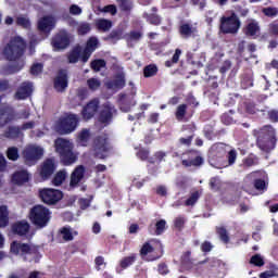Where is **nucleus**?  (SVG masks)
I'll use <instances>...</instances> for the list:
<instances>
[{
    "label": "nucleus",
    "instance_id": "obj_1",
    "mask_svg": "<svg viewBox=\"0 0 278 278\" xmlns=\"http://www.w3.org/2000/svg\"><path fill=\"white\" fill-rule=\"evenodd\" d=\"M27 49V42L21 36H15L10 39L7 46L3 48V56L9 62H15L14 64L7 65L4 67V73L7 75H14L25 68V60L21 59L25 55Z\"/></svg>",
    "mask_w": 278,
    "mask_h": 278
},
{
    "label": "nucleus",
    "instance_id": "obj_2",
    "mask_svg": "<svg viewBox=\"0 0 278 278\" xmlns=\"http://www.w3.org/2000/svg\"><path fill=\"white\" fill-rule=\"evenodd\" d=\"M54 147L63 166H71V164L77 162V155L73 152V143L71 141L64 138H58L54 141Z\"/></svg>",
    "mask_w": 278,
    "mask_h": 278
},
{
    "label": "nucleus",
    "instance_id": "obj_3",
    "mask_svg": "<svg viewBox=\"0 0 278 278\" xmlns=\"http://www.w3.org/2000/svg\"><path fill=\"white\" fill-rule=\"evenodd\" d=\"M205 164V159L201 156L199 150H187L181 153V166L184 168H201Z\"/></svg>",
    "mask_w": 278,
    "mask_h": 278
},
{
    "label": "nucleus",
    "instance_id": "obj_4",
    "mask_svg": "<svg viewBox=\"0 0 278 278\" xmlns=\"http://www.w3.org/2000/svg\"><path fill=\"white\" fill-rule=\"evenodd\" d=\"M30 220L36 227L42 229L51 220V212L43 205H36L30 210Z\"/></svg>",
    "mask_w": 278,
    "mask_h": 278
},
{
    "label": "nucleus",
    "instance_id": "obj_5",
    "mask_svg": "<svg viewBox=\"0 0 278 278\" xmlns=\"http://www.w3.org/2000/svg\"><path fill=\"white\" fill-rule=\"evenodd\" d=\"M79 125V116L77 114L70 113L61 117L56 124V129L59 134H73Z\"/></svg>",
    "mask_w": 278,
    "mask_h": 278
},
{
    "label": "nucleus",
    "instance_id": "obj_6",
    "mask_svg": "<svg viewBox=\"0 0 278 278\" xmlns=\"http://www.w3.org/2000/svg\"><path fill=\"white\" fill-rule=\"evenodd\" d=\"M242 22L236 13H231L230 16H223L220 18V31L222 34H238Z\"/></svg>",
    "mask_w": 278,
    "mask_h": 278
},
{
    "label": "nucleus",
    "instance_id": "obj_7",
    "mask_svg": "<svg viewBox=\"0 0 278 278\" xmlns=\"http://www.w3.org/2000/svg\"><path fill=\"white\" fill-rule=\"evenodd\" d=\"M18 121V113L16 109L10 104L0 105V129L7 125H12V123Z\"/></svg>",
    "mask_w": 278,
    "mask_h": 278
},
{
    "label": "nucleus",
    "instance_id": "obj_8",
    "mask_svg": "<svg viewBox=\"0 0 278 278\" xmlns=\"http://www.w3.org/2000/svg\"><path fill=\"white\" fill-rule=\"evenodd\" d=\"M53 51H64L71 47V35L66 30H60L51 38Z\"/></svg>",
    "mask_w": 278,
    "mask_h": 278
},
{
    "label": "nucleus",
    "instance_id": "obj_9",
    "mask_svg": "<svg viewBox=\"0 0 278 278\" xmlns=\"http://www.w3.org/2000/svg\"><path fill=\"white\" fill-rule=\"evenodd\" d=\"M262 131H268L269 138L267 143L262 139H257L256 146L258 149H261V151H273V149L277 147V136L275 135V128L270 125H266L262 128Z\"/></svg>",
    "mask_w": 278,
    "mask_h": 278
},
{
    "label": "nucleus",
    "instance_id": "obj_10",
    "mask_svg": "<svg viewBox=\"0 0 278 278\" xmlns=\"http://www.w3.org/2000/svg\"><path fill=\"white\" fill-rule=\"evenodd\" d=\"M45 150L38 146H29L23 151V157L28 166H34L38 160L42 159Z\"/></svg>",
    "mask_w": 278,
    "mask_h": 278
},
{
    "label": "nucleus",
    "instance_id": "obj_11",
    "mask_svg": "<svg viewBox=\"0 0 278 278\" xmlns=\"http://www.w3.org/2000/svg\"><path fill=\"white\" fill-rule=\"evenodd\" d=\"M118 114V111L116 110V106L114 104L106 102L102 104L100 113H99V123H102V125H110L114 118Z\"/></svg>",
    "mask_w": 278,
    "mask_h": 278
},
{
    "label": "nucleus",
    "instance_id": "obj_12",
    "mask_svg": "<svg viewBox=\"0 0 278 278\" xmlns=\"http://www.w3.org/2000/svg\"><path fill=\"white\" fill-rule=\"evenodd\" d=\"M53 88L56 92H66L68 88V70L61 68L53 78Z\"/></svg>",
    "mask_w": 278,
    "mask_h": 278
},
{
    "label": "nucleus",
    "instance_id": "obj_13",
    "mask_svg": "<svg viewBox=\"0 0 278 278\" xmlns=\"http://www.w3.org/2000/svg\"><path fill=\"white\" fill-rule=\"evenodd\" d=\"M39 197L47 205H55L59 201H62V191L55 189H42L39 191Z\"/></svg>",
    "mask_w": 278,
    "mask_h": 278
},
{
    "label": "nucleus",
    "instance_id": "obj_14",
    "mask_svg": "<svg viewBox=\"0 0 278 278\" xmlns=\"http://www.w3.org/2000/svg\"><path fill=\"white\" fill-rule=\"evenodd\" d=\"M100 105L101 102L99 101V98L90 100L81 110L83 121L94 118V114L99 112Z\"/></svg>",
    "mask_w": 278,
    "mask_h": 278
},
{
    "label": "nucleus",
    "instance_id": "obj_15",
    "mask_svg": "<svg viewBox=\"0 0 278 278\" xmlns=\"http://www.w3.org/2000/svg\"><path fill=\"white\" fill-rule=\"evenodd\" d=\"M194 116V110L188 111V104L182 103L176 108L175 118L178 123H188Z\"/></svg>",
    "mask_w": 278,
    "mask_h": 278
},
{
    "label": "nucleus",
    "instance_id": "obj_16",
    "mask_svg": "<svg viewBox=\"0 0 278 278\" xmlns=\"http://www.w3.org/2000/svg\"><path fill=\"white\" fill-rule=\"evenodd\" d=\"M126 85L127 80L125 79V73H118L115 75L113 80L105 83V88L108 90H123Z\"/></svg>",
    "mask_w": 278,
    "mask_h": 278
},
{
    "label": "nucleus",
    "instance_id": "obj_17",
    "mask_svg": "<svg viewBox=\"0 0 278 278\" xmlns=\"http://www.w3.org/2000/svg\"><path fill=\"white\" fill-rule=\"evenodd\" d=\"M54 27L55 18H53L51 15L43 16L38 21V29L43 34H51Z\"/></svg>",
    "mask_w": 278,
    "mask_h": 278
},
{
    "label": "nucleus",
    "instance_id": "obj_18",
    "mask_svg": "<svg viewBox=\"0 0 278 278\" xmlns=\"http://www.w3.org/2000/svg\"><path fill=\"white\" fill-rule=\"evenodd\" d=\"M31 92H34V86L31 83L24 81L17 88V91L15 92V99H17V101H23L28 99V97H31Z\"/></svg>",
    "mask_w": 278,
    "mask_h": 278
},
{
    "label": "nucleus",
    "instance_id": "obj_19",
    "mask_svg": "<svg viewBox=\"0 0 278 278\" xmlns=\"http://www.w3.org/2000/svg\"><path fill=\"white\" fill-rule=\"evenodd\" d=\"M58 168V163L55 159L49 157L46 159L40 165V173L39 175H54Z\"/></svg>",
    "mask_w": 278,
    "mask_h": 278
},
{
    "label": "nucleus",
    "instance_id": "obj_20",
    "mask_svg": "<svg viewBox=\"0 0 278 278\" xmlns=\"http://www.w3.org/2000/svg\"><path fill=\"white\" fill-rule=\"evenodd\" d=\"M22 137L21 126H8L3 134L0 135V138H7V140H18Z\"/></svg>",
    "mask_w": 278,
    "mask_h": 278
},
{
    "label": "nucleus",
    "instance_id": "obj_21",
    "mask_svg": "<svg viewBox=\"0 0 278 278\" xmlns=\"http://www.w3.org/2000/svg\"><path fill=\"white\" fill-rule=\"evenodd\" d=\"M96 144V153L99 155V153H108L112 151V144L108 140V138L104 137H97L94 140Z\"/></svg>",
    "mask_w": 278,
    "mask_h": 278
},
{
    "label": "nucleus",
    "instance_id": "obj_22",
    "mask_svg": "<svg viewBox=\"0 0 278 278\" xmlns=\"http://www.w3.org/2000/svg\"><path fill=\"white\" fill-rule=\"evenodd\" d=\"M11 253H14L15 255H18V253H22V254L31 253V247H29V244L27 243L13 241L11 243Z\"/></svg>",
    "mask_w": 278,
    "mask_h": 278
},
{
    "label": "nucleus",
    "instance_id": "obj_23",
    "mask_svg": "<svg viewBox=\"0 0 278 278\" xmlns=\"http://www.w3.org/2000/svg\"><path fill=\"white\" fill-rule=\"evenodd\" d=\"M179 35L181 38H192L194 36L197 28L189 23H182L178 28Z\"/></svg>",
    "mask_w": 278,
    "mask_h": 278
},
{
    "label": "nucleus",
    "instance_id": "obj_24",
    "mask_svg": "<svg viewBox=\"0 0 278 278\" xmlns=\"http://www.w3.org/2000/svg\"><path fill=\"white\" fill-rule=\"evenodd\" d=\"M13 232L17 236H26L29 232V223L17 222L12 226Z\"/></svg>",
    "mask_w": 278,
    "mask_h": 278
},
{
    "label": "nucleus",
    "instance_id": "obj_25",
    "mask_svg": "<svg viewBox=\"0 0 278 278\" xmlns=\"http://www.w3.org/2000/svg\"><path fill=\"white\" fill-rule=\"evenodd\" d=\"M257 33H260V24L254 20L243 28V34L250 37L257 36Z\"/></svg>",
    "mask_w": 278,
    "mask_h": 278
},
{
    "label": "nucleus",
    "instance_id": "obj_26",
    "mask_svg": "<svg viewBox=\"0 0 278 278\" xmlns=\"http://www.w3.org/2000/svg\"><path fill=\"white\" fill-rule=\"evenodd\" d=\"M210 155L213 160H220V157H225V146L223 143L213 146Z\"/></svg>",
    "mask_w": 278,
    "mask_h": 278
},
{
    "label": "nucleus",
    "instance_id": "obj_27",
    "mask_svg": "<svg viewBox=\"0 0 278 278\" xmlns=\"http://www.w3.org/2000/svg\"><path fill=\"white\" fill-rule=\"evenodd\" d=\"M143 18H146L147 23L154 25L155 27L162 25V16L157 13H144Z\"/></svg>",
    "mask_w": 278,
    "mask_h": 278
},
{
    "label": "nucleus",
    "instance_id": "obj_28",
    "mask_svg": "<svg viewBox=\"0 0 278 278\" xmlns=\"http://www.w3.org/2000/svg\"><path fill=\"white\" fill-rule=\"evenodd\" d=\"M79 58H81V47L77 46L72 49L67 55V60L70 64H77L79 62Z\"/></svg>",
    "mask_w": 278,
    "mask_h": 278
},
{
    "label": "nucleus",
    "instance_id": "obj_29",
    "mask_svg": "<svg viewBox=\"0 0 278 278\" xmlns=\"http://www.w3.org/2000/svg\"><path fill=\"white\" fill-rule=\"evenodd\" d=\"M10 223V212L7 205L0 206V227H8Z\"/></svg>",
    "mask_w": 278,
    "mask_h": 278
},
{
    "label": "nucleus",
    "instance_id": "obj_30",
    "mask_svg": "<svg viewBox=\"0 0 278 278\" xmlns=\"http://www.w3.org/2000/svg\"><path fill=\"white\" fill-rule=\"evenodd\" d=\"M142 30H130L125 35V38L128 42H139V40H142Z\"/></svg>",
    "mask_w": 278,
    "mask_h": 278
},
{
    "label": "nucleus",
    "instance_id": "obj_31",
    "mask_svg": "<svg viewBox=\"0 0 278 278\" xmlns=\"http://www.w3.org/2000/svg\"><path fill=\"white\" fill-rule=\"evenodd\" d=\"M96 27L100 31H110V29H112V21L100 18L96 22Z\"/></svg>",
    "mask_w": 278,
    "mask_h": 278
},
{
    "label": "nucleus",
    "instance_id": "obj_32",
    "mask_svg": "<svg viewBox=\"0 0 278 278\" xmlns=\"http://www.w3.org/2000/svg\"><path fill=\"white\" fill-rule=\"evenodd\" d=\"M60 233L62 236V239L65 240V242H71L74 236H77V232L73 231V229H71L70 227H63L60 230Z\"/></svg>",
    "mask_w": 278,
    "mask_h": 278
},
{
    "label": "nucleus",
    "instance_id": "obj_33",
    "mask_svg": "<svg viewBox=\"0 0 278 278\" xmlns=\"http://www.w3.org/2000/svg\"><path fill=\"white\" fill-rule=\"evenodd\" d=\"M157 71H159L157 65L149 64L143 67V77H146L147 79L149 77H155V75H157Z\"/></svg>",
    "mask_w": 278,
    "mask_h": 278
},
{
    "label": "nucleus",
    "instance_id": "obj_34",
    "mask_svg": "<svg viewBox=\"0 0 278 278\" xmlns=\"http://www.w3.org/2000/svg\"><path fill=\"white\" fill-rule=\"evenodd\" d=\"M192 140H194V130L191 129L188 137H180L178 139V144L180 147H191Z\"/></svg>",
    "mask_w": 278,
    "mask_h": 278
},
{
    "label": "nucleus",
    "instance_id": "obj_35",
    "mask_svg": "<svg viewBox=\"0 0 278 278\" xmlns=\"http://www.w3.org/2000/svg\"><path fill=\"white\" fill-rule=\"evenodd\" d=\"M90 66L92 71H94L96 73H99L101 68H105V66H108V63L103 59H96L91 61Z\"/></svg>",
    "mask_w": 278,
    "mask_h": 278
},
{
    "label": "nucleus",
    "instance_id": "obj_36",
    "mask_svg": "<svg viewBox=\"0 0 278 278\" xmlns=\"http://www.w3.org/2000/svg\"><path fill=\"white\" fill-rule=\"evenodd\" d=\"M98 47H99V39L97 37H90L87 40L85 49L87 51H91V53H94V51H97Z\"/></svg>",
    "mask_w": 278,
    "mask_h": 278
},
{
    "label": "nucleus",
    "instance_id": "obj_37",
    "mask_svg": "<svg viewBox=\"0 0 278 278\" xmlns=\"http://www.w3.org/2000/svg\"><path fill=\"white\" fill-rule=\"evenodd\" d=\"M11 181H12V184H14V186H23V184H27V181H29V176H27V175H13L11 177Z\"/></svg>",
    "mask_w": 278,
    "mask_h": 278
},
{
    "label": "nucleus",
    "instance_id": "obj_38",
    "mask_svg": "<svg viewBox=\"0 0 278 278\" xmlns=\"http://www.w3.org/2000/svg\"><path fill=\"white\" fill-rule=\"evenodd\" d=\"M119 3V9L122 12H131L134 10V1L132 0H117Z\"/></svg>",
    "mask_w": 278,
    "mask_h": 278
},
{
    "label": "nucleus",
    "instance_id": "obj_39",
    "mask_svg": "<svg viewBox=\"0 0 278 278\" xmlns=\"http://www.w3.org/2000/svg\"><path fill=\"white\" fill-rule=\"evenodd\" d=\"M7 157L11 162H16V160H18V157H20V155H18V148H16V147L8 148V150H7Z\"/></svg>",
    "mask_w": 278,
    "mask_h": 278
},
{
    "label": "nucleus",
    "instance_id": "obj_40",
    "mask_svg": "<svg viewBox=\"0 0 278 278\" xmlns=\"http://www.w3.org/2000/svg\"><path fill=\"white\" fill-rule=\"evenodd\" d=\"M262 13L264 16H267V18H275V16L278 15V9L275 7H267L262 10Z\"/></svg>",
    "mask_w": 278,
    "mask_h": 278
},
{
    "label": "nucleus",
    "instance_id": "obj_41",
    "mask_svg": "<svg viewBox=\"0 0 278 278\" xmlns=\"http://www.w3.org/2000/svg\"><path fill=\"white\" fill-rule=\"evenodd\" d=\"M216 231L222 242H224L225 244L229 243V233H227V229H225V227H217Z\"/></svg>",
    "mask_w": 278,
    "mask_h": 278
},
{
    "label": "nucleus",
    "instance_id": "obj_42",
    "mask_svg": "<svg viewBox=\"0 0 278 278\" xmlns=\"http://www.w3.org/2000/svg\"><path fill=\"white\" fill-rule=\"evenodd\" d=\"M149 155H151V152L147 148H140L137 151V157L141 160V162H147L149 160Z\"/></svg>",
    "mask_w": 278,
    "mask_h": 278
},
{
    "label": "nucleus",
    "instance_id": "obj_43",
    "mask_svg": "<svg viewBox=\"0 0 278 278\" xmlns=\"http://www.w3.org/2000/svg\"><path fill=\"white\" fill-rule=\"evenodd\" d=\"M244 109L247 114H257L260 110H257V106L255 105V102L245 101L244 102Z\"/></svg>",
    "mask_w": 278,
    "mask_h": 278
},
{
    "label": "nucleus",
    "instance_id": "obj_44",
    "mask_svg": "<svg viewBox=\"0 0 278 278\" xmlns=\"http://www.w3.org/2000/svg\"><path fill=\"white\" fill-rule=\"evenodd\" d=\"M267 121L269 123H278V110L277 109H270L267 111Z\"/></svg>",
    "mask_w": 278,
    "mask_h": 278
},
{
    "label": "nucleus",
    "instance_id": "obj_45",
    "mask_svg": "<svg viewBox=\"0 0 278 278\" xmlns=\"http://www.w3.org/2000/svg\"><path fill=\"white\" fill-rule=\"evenodd\" d=\"M257 164V156L250 155L243 159L244 168H251V166H255Z\"/></svg>",
    "mask_w": 278,
    "mask_h": 278
},
{
    "label": "nucleus",
    "instance_id": "obj_46",
    "mask_svg": "<svg viewBox=\"0 0 278 278\" xmlns=\"http://www.w3.org/2000/svg\"><path fill=\"white\" fill-rule=\"evenodd\" d=\"M121 39H123V30L121 29L112 30L105 38V40H121Z\"/></svg>",
    "mask_w": 278,
    "mask_h": 278
},
{
    "label": "nucleus",
    "instance_id": "obj_47",
    "mask_svg": "<svg viewBox=\"0 0 278 278\" xmlns=\"http://www.w3.org/2000/svg\"><path fill=\"white\" fill-rule=\"evenodd\" d=\"M87 85L89 90H99V88H101V80L97 78H89L87 80Z\"/></svg>",
    "mask_w": 278,
    "mask_h": 278
},
{
    "label": "nucleus",
    "instance_id": "obj_48",
    "mask_svg": "<svg viewBox=\"0 0 278 278\" xmlns=\"http://www.w3.org/2000/svg\"><path fill=\"white\" fill-rule=\"evenodd\" d=\"M228 160V166H233L236 164V160H238V151L236 149H232L227 154Z\"/></svg>",
    "mask_w": 278,
    "mask_h": 278
},
{
    "label": "nucleus",
    "instance_id": "obj_49",
    "mask_svg": "<svg viewBox=\"0 0 278 278\" xmlns=\"http://www.w3.org/2000/svg\"><path fill=\"white\" fill-rule=\"evenodd\" d=\"M250 264H253L254 266L262 267L264 266V258L261 254H255L251 257Z\"/></svg>",
    "mask_w": 278,
    "mask_h": 278
},
{
    "label": "nucleus",
    "instance_id": "obj_50",
    "mask_svg": "<svg viewBox=\"0 0 278 278\" xmlns=\"http://www.w3.org/2000/svg\"><path fill=\"white\" fill-rule=\"evenodd\" d=\"M148 173L150 175H153V173H157V165H155V160L149 156H148Z\"/></svg>",
    "mask_w": 278,
    "mask_h": 278
},
{
    "label": "nucleus",
    "instance_id": "obj_51",
    "mask_svg": "<svg viewBox=\"0 0 278 278\" xmlns=\"http://www.w3.org/2000/svg\"><path fill=\"white\" fill-rule=\"evenodd\" d=\"M155 233L156 236H162L164 233V229H166V220L161 219L155 224Z\"/></svg>",
    "mask_w": 278,
    "mask_h": 278
},
{
    "label": "nucleus",
    "instance_id": "obj_52",
    "mask_svg": "<svg viewBox=\"0 0 278 278\" xmlns=\"http://www.w3.org/2000/svg\"><path fill=\"white\" fill-rule=\"evenodd\" d=\"M42 68H45V65L42 63H35L30 67V75H40L42 73Z\"/></svg>",
    "mask_w": 278,
    "mask_h": 278
},
{
    "label": "nucleus",
    "instance_id": "obj_53",
    "mask_svg": "<svg viewBox=\"0 0 278 278\" xmlns=\"http://www.w3.org/2000/svg\"><path fill=\"white\" fill-rule=\"evenodd\" d=\"M78 140H79V142H88V140H90V130L89 129H83L78 134Z\"/></svg>",
    "mask_w": 278,
    "mask_h": 278
},
{
    "label": "nucleus",
    "instance_id": "obj_54",
    "mask_svg": "<svg viewBox=\"0 0 278 278\" xmlns=\"http://www.w3.org/2000/svg\"><path fill=\"white\" fill-rule=\"evenodd\" d=\"M16 23H17V25H20L24 29H29L31 27V23L26 17H17Z\"/></svg>",
    "mask_w": 278,
    "mask_h": 278
},
{
    "label": "nucleus",
    "instance_id": "obj_55",
    "mask_svg": "<svg viewBox=\"0 0 278 278\" xmlns=\"http://www.w3.org/2000/svg\"><path fill=\"white\" fill-rule=\"evenodd\" d=\"M90 29V24L84 23L78 26L77 31L79 36H86V34H89Z\"/></svg>",
    "mask_w": 278,
    "mask_h": 278
},
{
    "label": "nucleus",
    "instance_id": "obj_56",
    "mask_svg": "<svg viewBox=\"0 0 278 278\" xmlns=\"http://www.w3.org/2000/svg\"><path fill=\"white\" fill-rule=\"evenodd\" d=\"M102 12H105L106 14H111L112 16H116V13L118 10L116 9V4H108L102 9Z\"/></svg>",
    "mask_w": 278,
    "mask_h": 278
},
{
    "label": "nucleus",
    "instance_id": "obj_57",
    "mask_svg": "<svg viewBox=\"0 0 278 278\" xmlns=\"http://www.w3.org/2000/svg\"><path fill=\"white\" fill-rule=\"evenodd\" d=\"M136 262V256H127L124 260L121 261L122 268H127L128 266H131V264Z\"/></svg>",
    "mask_w": 278,
    "mask_h": 278
},
{
    "label": "nucleus",
    "instance_id": "obj_58",
    "mask_svg": "<svg viewBox=\"0 0 278 278\" xmlns=\"http://www.w3.org/2000/svg\"><path fill=\"white\" fill-rule=\"evenodd\" d=\"M84 179V175H72L71 176V182L70 186L71 188H76L78 184Z\"/></svg>",
    "mask_w": 278,
    "mask_h": 278
},
{
    "label": "nucleus",
    "instance_id": "obj_59",
    "mask_svg": "<svg viewBox=\"0 0 278 278\" xmlns=\"http://www.w3.org/2000/svg\"><path fill=\"white\" fill-rule=\"evenodd\" d=\"M66 181V176L65 175H55L52 178V185L53 186H60L61 184H64Z\"/></svg>",
    "mask_w": 278,
    "mask_h": 278
},
{
    "label": "nucleus",
    "instance_id": "obj_60",
    "mask_svg": "<svg viewBox=\"0 0 278 278\" xmlns=\"http://www.w3.org/2000/svg\"><path fill=\"white\" fill-rule=\"evenodd\" d=\"M200 197L201 194L199 193V191L193 192L191 197L186 201V205H194V203L199 201Z\"/></svg>",
    "mask_w": 278,
    "mask_h": 278
},
{
    "label": "nucleus",
    "instance_id": "obj_61",
    "mask_svg": "<svg viewBox=\"0 0 278 278\" xmlns=\"http://www.w3.org/2000/svg\"><path fill=\"white\" fill-rule=\"evenodd\" d=\"M34 127H36V122H26L20 126V131H27L28 129H34Z\"/></svg>",
    "mask_w": 278,
    "mask_h": 278
},
{
    "label": "nucleus",
    "instance_id": "obj_62",
    "mask_svg": "<svg viewBox=\"0 0 278 278\" xmlns=\"http://www.w3.org/2000/svg\"><path fill=\"white\" fill-rule=\"evenodd\" d=\"M8 170V160L0 153V173H5Z\"/></svg>",
    "mask_w": 278,
    "mask_h": 278
},
{
    "label": "nucleus",
    "instance_id": "obj_63",
    "mask_svg": "<svg viewBox=\"0 0 278 278\" xmlns=\"http://www.w3.org/2000/svg\"><path fill=\"white\" fill-rule=\"evenodd\" d=\"M141 255H149L153 253V247L150 243H144L140 250Z\"/></svg>",
    "mask_w": 278,
    "mask_h": 278
},
{
    "label": "nucleus",
    "instance_id": "obj_64",
    "mask_svg": "<svg viewBox=\"0 0 278 278\" xmlns=\"http://www.w3.org/2000/svg\"><path fill=\"white\" fill-rule=\"evenodd\" d=\"M254 188L256 190H261V191H264V189L266 188V181L263 180V179H256L254 181Z\"/></svg>",
    "mask_w": 278,
    "mask_h": 278
}]
</instances>
